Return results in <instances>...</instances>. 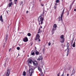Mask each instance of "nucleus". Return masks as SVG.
Listing matches in <instances>:
<instances>
[{
	"instance_id": "obj_1",
	"label": "nucleus",
	"mask_w": 76,
	"mask_h": 76,
	"mask_svg": "<svg viewBox=\"0 0 76 76\" xmlns=\"http://www.w3.org/2000/svg\"><path fill=\"white\" fill-rule=\"evenodd\" d=\"M38 21L39 22H41V24L42 25L43 23V21H44V18H42L40 16L38 18Z\"/></svg>"
},
{
	"instance_id": "obj_2",
	"label": "nucleus",
	"mask_w": 76,
	"mask_h": 76,
	"mask_svg": "<svg viewBox=\"0 0 76 76\" xmlns=\"http://www.w3.org/2000/svg\"><path fill=\"white\" fill-rule=\"evenodd\" d=\"M40 38V36L39 35V34H37L36 35V38L35 39V41H37L38 40V41L40 42V41H41V39H39Z\"/></svg>"
},
{
	"instance_id": "obj_3",
	"label": "nucleus",
	"mask_w": 76,
	"mask_h": 76,
	"mask_svg": "<svg viewBox=\"0 0 76 76\" xmlns=\"http://www.w3.org/2000/svg\"><path fill=\"white\" fill-rule=\"evenodd\" d=\"M64 9L63 12H62V14L61 15V17L60 16L59 18H58V19H59V21H60V19L61 20V21H63V18H62V17H63V13H64Z\"/></svg>"
},
{
	"instance_id": "obj_4",
	"label": "nucleus",
	"mask_w": 76,
	"mask_h": 76,
	"mask_svg": "<svg viewBox=\"0 0 76 76\" xmlns=\"http://www.w3.org/2000/svg\"><path fill=\"white\" fill-rule=\"evenodd\" d=\"M69 45H70V44H69V43H68V42H67V50H68L67 52V55L66 56H68V55L69 54Z\"/></svg>"
},
{
	"instance_id": "obj_5",
	"label": "nucleus",
	"mask_w": 76,
	"mask_h": 76,
	"mask_svg": "<svg viewBox=\"0 0 76 76\" xmlns=\"http://www.w3.org/2000/svg\"><path fill=\"white\" fill-rule=\"evenodd\" d=\"M34 69H29V72L30 73H31L30 76H32V73H34Z\"/></svg>"
},
{
	"instance_id": "obj_6",
	"label": "nucleus",
	"mask_w": 76,
	"mask_h": 76,
	"mask_svg": "<svg viewBox=\"0 0 76 76\" xmlns=\"http://www.w3.org/2000/svg\"><path fill=\"white\" fill-rule=\"evenodd\" d=\"M10 70L9 69H7V70L6 76H9L10 75Z\"/></svg>"
},
{
	"instance_id": "obj_7",
	"label": "nucleus",
	"mask_w": 76,
	"mask_h": 76,
	"mask_svg": "<svg viewBox=\"0 0 76 76\" xmlns=\"http://www.w3.org/2000/svg\"><path fill=\"white\" fill-rule=\"evenodd\" d=\"M43 60V57L42 56H41L39 57V58L37 59V60H38V61H40V60Z\"/></svg>"
},
{
	"instance_id": "obj_8",
	"label": "nucleus",
	"mask_w": 76,
	"mask_h": 76,
	"mask_svg": "<svg viewBox=\"0 0 76 76\" xmlns=\"http://www.w3.org/2000/svg\"><path fill=\"white\" fill-rule=\"evenodd\" d=\"M23 41L24 42H27V41H28V37H26V38H25L23 39Z\"/></svg>"
},
{
	"instance_id": "obj_9",
	"label": "nucleus",
	"mask_w": 76,
	"mask_h": 76,
	"mask_svg": "<svg viewBox=\"0 0 76 76\" xmlns=\"http://www.w3.org/2000/svg\"><path fill=\"white\" fill-rule=\"evenodd\" d=\"M33 63L34 66H37V65H38V64L37 61H33Z\"/></svg>"
},
{
	"instance_id": "obj_10",
	"label": "nucleus",
	"mask_w": 76,
	"mask_h": 76,
	"mask_svg": "<svg viewBox=\"0 0 76 76\" xmlns=\"http://www.w3.org/2000/svg\"><path fill=\"white\" fill-rule=\"evenodd\" d=\"M32 62H33L32 60L31 59H29L28 61V63H30V64H32Z\"/></svg>"
},
{
	"instance_id": "obj_11",
	"label": "nucleus",
	"mask_w": 76,
	"mask_h": 76,
	"mask_svg": "<svg viewBox=\"0 0 76 76\" xmlns=\"http://www.w3.org/2000/svg\"><path fill=\"white\" fill-rule=\"evenodd\" d=\"M65 40V39H61L60 40V42L61 43H63L64 42V41Z\"/></svg>"
},
{
	"instance_id": "obj_12",
	"label": "nucleus",
	"mask_w": 76,
	"mask_h": 76,
	"mask_svg": "<svg viewBox=\"0 0 76 76\" xmlns=\"http://www.w3.org/2000/svg\"><path fill=\"white\" fill-rule=\"evenodd\" d=\"M56 28H53L52 29L51 31V32H52V34H54V31H56Z\"/></svg>"
},
{
	"instance_id": "obj_13",
	"label": "nucleus",
	"mask_w": 76,
	"mask_h": 76,
	"mask_svg": "<svg viewBox=\"0 0 76 76\" xmlns=\"http://www.w3.org/2000/svg\"><path fill=\"white\" fill-rule=\"evenodd\" d=\"M29 69H32L35 70V68H34V66H29Z\"/></svg>"
},
{
	"instance_id": "obj_14",
	"label": "nucleus",
	"mask_w": 76,
	"mask_h": 76,
	"mask_svg": "<svg viewBox=\"0 0 76 76\" xmlns=\"http://www.w3.org/2000/svg\"><path fill=\"white\" fill-rule=\"evenodd\" d=\"M0 20H1V22H3V17H2V15H1L0 16Z\"/></svg>"
},
{
	"instance_id": "obj_15",
	"label": "nucleus",
	"mask_w": 76,
	"mask_h": 76,
	"mask_svg": "<svg viewBox=\"0 0 76 76\" xmlns=\"http://www.w3.org/2000/svg\"><path fill=\"white\" fill-rule=\"evenodd\" d=\"M75 74V70H73L72 71V73L71 74V76H72L73 75Z\"/></svg>"
},
{
	"instance_id": "obj_16",
	"label": "nucleus",
	"mask_w": 76,
	"mask_h": 76,
	"mask_svg": "<svg viewBox=\"0 0 76 76\" xmlns=\"http://www.w3.org/2000/svg\"><path fill=\"white\" fill-rule=\"evenodd\" d=\"M53 28L54 29H56V28H57V25H56V24H54L53 26Z\"/></svg>"
},
{
	"instance_id": "obj_17",
	"label": "nucleus",
	"mask_w": 76,
	"mask_h": 76,
	"mask_svg": "<svg viewBox=\"0 0 76 76\" xmlns=\"http://www.w3.org/2000/svg\"><path fill=\"white\" fill-rule=\"evenodd\" d=\"M60 38L61 39H64V35H62L61 36H60Z\"/></svg>"
},
{
	"instance_id": "obj_18",
	"label": "nucleus",
	"mask_w": 76,
	"mask_h": 76,
	"mask_svg": "<svg viewBox=\"0 0 76 76\" xmlns=\"http://www.w3.org/2000/svg\"><path fill=\"white\" fill-rule=\"evenodd\" d=\"M12 2H11L9 4V7H11V6H12Z\"/></svg>"
},
{
	"instance_id": "obj_19",
	"label": "nucleus",
	"mask_w": 76,
	"mask_h": 76,
	"mask_svg": "<svg viewBox=\"0 0 76 76\" xmlns=\"http://www.w3.org/2000/svg\"><path fill=\"white\" fill-rule=\"evenodd\" d=\"M38 70H39L40 71V72H41V68H40V67H39V66H38Z\"/></svg>"
},
{
	"instance_id": "obj_20",
	"label": "nucleus",
	"mask_w": 76,
	"mask_h": 76,
	"mask_svg": "<svg viewBox=\"0 0 76 76\" xmlns=\"http://www.w3.org/2000/svg\"><path fill=\"white\" fill-rule=\"evenodd\" d=\"M23 76H26V72H25V71H24L23 72Z\"/></svg>"
},
{
	"instance_id": "obj_21",
	"label": "nucleus",
	"mask_w": 76,
	"mask_h": 76,
	"mask_svg": "<svg viewBox=\"0 0 76 76\" xmlns=\"http://www.w3.org/2000/svg\"><path fill=\"white\" fill-rule=\"evenodd\" d=\"M73 47H75V42H74L72 45Z\"/></svg>"
},
{
	"instance_id": "obj_22",
	"label": "nucleus",
	"mask_w": 76,
	"mask_h": 76,
	"mask_svg": "<svg viewBox=\"0 0 76 76\" xmlns=\"http://www.w3.org/2000/svg\"><path fill=\"white\" fill-rule=\"evenodd\" d=\"M17 1H18V0H14V2L15 3V4H16V3H17Z\"/></svg>"
},
{
	"instance_id": "obj_23",
	"label": "nucleus",
	"mask_w": 76,
	"mask_h": 76,
	"mask_svg": "<svg viewBox=\"0 0 76 76\" xmlns=\"http://www.w3.org/2000/svg\"><path fill=\"white\" fill-rule=\"evenodd\" d=\"M35 54L36 55H38L39 54V52L37 51L35 52Z\"/></svg>"
},
{
	"instance_id": "obj_24",
	"label": "nucleus",
	"mask_w": 76,
	"mask_h": 76,
	"mask_svg": "<svg viewBox=\"0 0 76 76\" xmlns=\"http://www.w3.org/2000/svg\"><path fill=\"white\" fill-rule=\"evenodd\" d=\"M27 35L28 36V37H30L31 35V33H28L27 34Z\"/></svg>"
},
{
	"instance_id": "obj_25",
	"label": "nucleus",
	"mask_w": 76,
	"mask_h": 76,
	"mask_svg": "<svg viewBox=\"0 0 76 76\" xmlns=\"http://www.w3.org/2000/svg\"><path fill=\"white\" fill-rule=\"evenodd\" d=\"M7 37H5V42H6L7 40Z\"/></svg>"
},
{
	"instance_id": "obj_26",
	"label": "nucleus",
	"mask_w": 76,
	"mask_h": 76,
	"mask_svg": "<svg viewBox=\"0 0 76 76\" xmlns=\"http://www.w3.org/2000/svg\"><path fill=\"white\" fill-rule=\"evenodd\" d=\"M31 54L32 56H34V54H35V53L34 52H33V53H31Z\"/></svg>"
},
{
	"instance_id": "obj_27",
	"label": "nucleus",
	"mask_w": 76,
	"mask_h": 76,
	"mask_svg": "<svg viewBox=\"0 0 76 76\" xmlns=\"http://www.w3.org/2000/svg\"><path fill=\"white\" fill-rule=\"evenodd\" d=\"M60 2V1L59 0H56V3H59Z\"/></svg>"
},
{
	"instance_id": "obj_28",
	"label": "nucleus",
	"mask_w": 76,
	"mask_h": 76,
	"mask_svg": "<svg viewBox=\"0 0 76 76\" xmlns=\"http://www.w3.org/2000/svg\"><path fill=\"white\" fill-rule=\"evenodd\" d=\"M54 9H57V6H54Z\"/></svg>"
},
{
	"instance_id": "obj_29",
	"label": "nucleus",
	"mask_w": 76,
	"mask_h": 76,
	"mask_svg": "<svg viewBox=\"0 0 76 76\" xmlns=\"http://www.w3.org/2000/svg\"><path fill=\"white\" fill-rule=\"evenodd\" d=\"M17 49L18 50H20V48L19 47H18Z\"/></svg>"
},
{
	"instance_id": "obj_30",
	"label": "nucleus",
	"mask_w": 76,
	"mask_h": 76,
	"mask_svg": "<svg viewBox=\"0 0 76 76\" xmlns=\"http://www.w3.org/2000/svg\"><path fill=\"white\" fill-rule=\"evenodd\" d=\"M48 45L49 46H50V45H51V42H49Z\"/></svg>"
},
{
	"instance_id": "obj_31",
	"label": "nucleus",
	"mask_w": 76,
	"mask_h": 76,
	"mask_svg": "<svg viewBox=\"0 0 76 76\" xmlns=\"http://www.w3.org/2000/svg\"><path fill=\"white\" fill-rule=\"evenodd\" d=\"M72 5L70 6V9H72Z\"/></svg>"
},
{
	"instance_id": "obj_32",
	"label": "nucleus",
	"mask_w": 76,
	"mask_h": 76,
	"mask_svg": "<svg viewBox=\"0 0 76 76\" xmlns=\"http://www.w3.org/2000/svg\"><path fill=\"white\" fill-rule=\"evenodd\" d=\"M39 33H40V31L38 30L37 34H39Z\"/></svg>"
},
{
	"instance_id": "obj_33",
	"label": "nucleus",
	"mask_w": 76,
	"mask_h": 76,
	"mask_svg": "<svg viewBox=\"0 0 76 76\" xmlns=\"http://www.w3.org/2000/svg\"><path fill=\"white\" fill-rule=\"evenodd\" d=\"M22 3H23V1H21L20 3V5H21V4H22Z\"/></svg>"
},
{
	"instance_id": "obj_34",
	"label": "nucleus",
	"mask_w": 76,
	"mask_h": 76,
	"mask_svg": "<svg viewBox=\"0 0 76 76\" xmlns=\"http://www.w3.org/2000/svg\"><path fill=\"white\" fill-rule=\"evenodd\" d=\"M41 5L42 6H44V5L43 4H41Z\"/></svg>"
},
{
	"instance_id": "obj_35",
	"label": "nucleus",
	"mask_w": 76,
	"mask_h": 76,
	"mask_svg": "<svg viewBox=\"0 0 76 76\" xmlns=\"http://www.w3.org/2000/svg\"><path fill=\"white\" fill-rule=\"evenodd\" d=\"M61 76H64V72H63L62 74L61 75Z\"/></svg>"
},
{
	"instance_id": "obj_36",
	"label": "nucleus",
	"mask_w": 76,
	"mask_h": 76,
	"mask_svg": "<svg viewBox=\"0 0 76 76\" xmlns=\"http://www.w3.org/2000/svg\"><path fill=\"white\" fill-rule=\"evenodd\" d=\"M42 14H43V15H44V10L43 11V12L42 13Z\"/></svg>"
},
{
	"instance_id": "obj_37",
	"label": "nucleus",
	"mask_w": 76,
	"mask_h": 76,
	"mask_svg": "<svg viewBox=\"0 0 76 76\" xmlns=\"http://www.w3.org/2000/svg\"><path fill=\"white\" fill-rule=\"evenodd\" d=\"M39 28L40 29H41V28H42V26H40V27Z\"/></svg>"
},
{
	"instance_id": "obj_38",
	"label": "nucleus",
	"mask_w": 76,
	"mask_h": 76,
	"mask_svg": "<svg viewBox=\"0 0 76 76\" xmlns=\"http://www.w3.org/2000/svg\"><path fill=\"white\" fill-rule=\"evenodd\" d=\"M38 31H41V28H39Z\"/></svg>"
},
{
	"instance_id": "obj_39",
	"label": "nucleus",
	"mask_w": 76,
	"mask_h": 76,
	"mask_svg": "<svg viewBox=\"0 0 76 76\" xmlns=\"http://www.w3.org/2000/svg\"><path fill=\"white\" fill-rule=\"evenodd\" d=\"M8 37V35H6V37Z\"/></svg>"
},
{
	"instance_id": "obj_40",
	"label": "nucleus",
	"mask_w": 76,
	"mask_h": 76,
	"mask_svg": "<svg viewBox=\"0 0 76 76\" xmlns=\"http://www.w3.org/2000/svg\"><path fill=\"white\" fill-rule=\"evenodd\" d=\"M5 47V45H3V47L4 48V47Z\"/></svg>"
},
{
	"instance_id": "obj_41",
	"label": "nucleus",
	"mask_w": 76,
	"mask_h": 76,
	"mask_svg": "<svg viewBox=\"0 0 76 76\" xmlns=\"http://www.w3.org/2000/svg\"><path fill=\"white\" fill-rule=\"evenodd\" d=\"M57 3H56L55 4V6H57Z\"/></svg>"
},
{
	"instance_id": "obj_42",
	"label": "nucleus",
	"mask_w": 76,
	"mask_h": 76,
	"mask_svg": "<svg viewBox=\"0 0 76 76\" xmlns=\"http://www.w3.org/2000/svg\"><path fill=\"white\" fill-rule=\"evenodd\" d=\"M11 50V49L10 48L9 50V51H10Z\"/></svg>"
},
{
	"instance_id": "obj_43",
	"label": "nucleus",
	"mask_w": 76,
	"mask_h": 76,
	"mask_svg": "<svg viewBox=\"0 0 76 76\" xmlns=\"http://www.w3.org/2000/svg\"><path fill=\"white\" fill-rule=\"evenodd\" d=\"M69 74H67V76H69Z\"/></svg>"
},
{
	"instance_id": "obj_44",
	"label": "nucleus",
	"mask_w": 76,
	"mask_h": 76,
	"mask_svg": "<svg viewBox=\"0 0 76 76\" xmlns=\"http://www.w3.org/2000/svg\"><path fill=\"white\" fill-rule=\"evenodd\" d=\"M26 13H28V11H27L26 12Z\"/></svg>"
},
{
	"instance_id": "obj_45",
	"label": "nucleus",
	"mask_w": 76,
	"mask_h": 76,
	"mask_svg": "<svg viewBox=\"0 0 76 76\" xmlns=\"http://www.w3.org/2000/svg\"><path fill=\"white\" fill-rule=\"evenodd\" d=\"M35 49L37 50V47H35Z\"/></svg>"
},
{
	"instance_id": "obj_46",
	"label": "nucleus",
	"mask_w": 76,
	"mask_h": 76,
	"mask_svg": "<svg viewBox=\"0 0 76 76\" xmlns=\"http://www.w3.org/2000/svg\"><path fill=\"white\" fill-rule=\"evenodd\" d=\"M57 76H59V73L57 74Z\"/></svg>"
},
{
	"instance_id": "obj_47",
	"label": "nucleus",
	"mask_w": 76,
	"mask_h": 76,
	"mask_svg": "<svg viewBox=\"0 0 76 76\" xmlns=\"http://www.w3.org/2000/svg\"><path fill=\"white\" fill-rule=\"evenodd\" d=\"M12 1V0H10V2H11Z\"/></svg>"
},
{
	"instance_id": "obj_48",
	"label": "nucleus",
	"mask_w": 76,
	"mask_h": 76,
	"mask_svg": "<svg viewBox=\"0 0 76 76\" xmlns=\"http://www.w3.org/2000/svg\"><path fill=\"white\" fill-rule=\"evenodd\" d=\"M74 11H76V9H74Z\"/></svg>"
},
{
	"instance_id": "obj_49",
	"label": "nucleus",
	"mask_w": 76,
	"mask_h": 76,
	"mask_svg": "<svg viewBox=\"0 0 76 76\" xmlns=\"http://www.w3.org/2000/svg\"><path fill=\"white\" fill-rule=\"evenodd\" d=\"M41 76H44V75H43V74L41 75Z\"/></svg>"
},
{
	"instance_id": "obj_50",
	"label": "nucleus",
	"mask_w": 76,
	"mask_h": 76,
	"mask_svg": "<svg viewBox=\"0 0 76 76\" xmlns=\"http://www.w3.org/2000/svg\"><path fill=\"white\" fill-rule=\"evenodd\" d=\"M75 1H74L73 2L72 4H73V3H74V2H75Z\"/></svg>"
},
{
	"instance_id": "obj_51",
	"label": "nucleus",
	"mask_w": 76,
	"mask_h": 76,
	"mask_svg": "<svg viewBox=\"0 0 76 76\" xmlns=\"http://www.w3.org/2000/svg\"><path fill=\"white\" fill-rule=\"evenodd\" d=\"M72 43H73V41H72Z\"/></svg>"
},
{
	"instance_id": "obj_52",
	"label": "nucleus",
	"mask_w": 76,
	"mask_h": 76,
	"mask_svg": "<svg viewBox=\"0 0 76 76\" xmlns=\"http://www.w3.org/2000/svg\"><path fill=\"white\" fill-rule=\"evenodd\" d=\"M69 15V12H68L67 15Z\"/></svg>"
},
{
	"instance_id": "obj_53",
	"label": "nucleus",
	"mask_w": 76,
	"mask_h": 76,
	"mask_svg": "<svg viewBox=\"0 0 76 76\" xmlns=\"http://www.w3.org/2000/svg\"><path fill=\"white\" fill-rule=\"evenodd\" d=\"M6 45V44H5V43H4V45Z\"/></svg>"
},
{
	"instance_id": "obj_54",
	"label": "nucleus",
	"mask_w": 76,
	"mask_h": 76,
	"mask_svg": "<svg viewBox=\"0 0 76 76\" xmlns=\"http://www.w3.org/2000/svg\"><path fill=\"white\" fill-rule=\"evenodd\" d=\"M39 25H40V22H39Z\"/></svg>"
},
{
	"instance_id": "obj_55",
	"label": "nucleus",
	"mask_w": 76,
	"mask_h": 76,
	"mask_svg": "<svg viewBox=\"0 0 76 76\" xmlns=\"http://www.w3.org/2000/svg\"><path fill=\"white\" fill-rule=\"evenodd\" d=\"M27 57H29V55H27Z\"/></svg>"
},
{
	"instance_id": "obj_56",
	"label": "nucleus",
	"mask_w": 76,
	"mask_h": 76,
	"mask_svg": "<svg viewBox=\"0 0 76 76\" xmlns=\"http://www.w3.org/2000/svg\"><path fill=\"white\" fill-rule=\"evenodd\" d=\"M75 0H74V1H75Z\"/></svg>"
},
{
	"instance_id": "obj_57",
	"label": "nucleus",
	"mask_w": 76,
	"mask_h": 76,
	"mask_svg": "<svg viewBox=\"0 0 76 76\" xmlns=\"http://www.w3.org/2000/svg\"><path fill=\"white\" fill-rule=\"evenodd\" d=\"M44 50H45V49H44L43 50V51Z\"/></svg>"
},
{
	"instance_id": "obj_58",
	"label": "nucleus",
	"mask_w": 76,
	"mask_h": 76,
	"mask_svg": "<svg viewBox=\"0 0 76 76\" xmlns=\"http://www.w3.org/2000/svg\"><path fill=\"white\" fill-rule=\"evenodd\" d=\"M44 50H45V49H44L43 50V51Z\"/></svg>"
},
{
	"instance_id": "obj_59",
	"label": "nucleus",
	"mask_w": 76,
	"mask_h": 76,
	"mask_svg": "<svg viewBox=\"0 0 76 76\" xmlns=\"http://www.w3.org/2000/svg\"><path fill=\"white\" fill-rule=\"evenodd\" d=\"M39 1H41V0H39Z\"/></svg>"
},
{
	"instance_id": "obj_60",
	"label": "nucleus",
	"mask_w": 76,
	"mask_h": 76,
	"mask_svg": "<svg viewBox=\"0 0 76 76\" xmlns=\"http://www.w3.org/2000/svg\"><path fill=\"white\" fill-rule=\"evenodd\" d=\"M7 13H8V12H7Z\"/></svg>"
},
{
	"instance_id": "obj_61",
	"label": "nucleus",
	"mask_w": 76,
	"mask_h": 76,
	"mask_svg": "<svg viewBox=\"0 0 76 76\" xmlns=\"http://www.w3.org/2000/svg\"><path fill=\"white\" fill-rule=\"evenodd\" d=\"M23 19V18H22Z\"/></svg>"
},
{
	"instance_id": "obj_62",
	"label": "nucleus",
	"mask_w": 76,
	"mask_h": 76,
	"mask_svg": "<svg viewBox=\"0 0 76 76\" xmlns=\"http://www.w3.org/2000/svg\"><path fill=\"white\" fill-rule=\"evenodd\" d=\"M19 55V54H18V55Z\"/></svg>"
}]
</instances>
